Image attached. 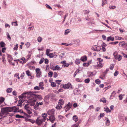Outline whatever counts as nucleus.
<instances>
[{"instance_id": "f257e3e1", "label": "nucleus", "mask_w": 127, "mask_h": 127, "mask_svg": "<svg viewBox=\"0 0 127 127\" xmlns=\"http://www.w3.org/2000/svg\"><path fill=\"white\" fill-rule=\"evenodd\" d=\"M12 107H6L2 108L1 109V113L2 116L5 114L9 112H12Z\"/></svg>"}, {"instance_id": "f03ea898", "label": "nucleus", "mask_w": 127, "mask_h": 127, "mask_svg": "<svg viewBox=\"0 0 127 127\" xmlns=\"http://www.w3.org/2000/svg\"><path fill=\"white\" fill-rule=\"evenodd\" d=\"M46 119L45 118L42 119L41 117H38L35 121L36 123L38 125H40L43 123L44 122Z\"/></svg>"}, {"instance_id": "7ed1b4c3", "label": "nucleus", "mask_w": 127, "mask_h": 127, "mask_svg": "<svg viewBox=\"0 0 127 127\" xmlns=\"http://www.w3.org/2000/svg\"><path fill=\"white\" fill-rule=\"evenodd\" d=\"M34 93L31 92H29V94L32 96H34V97L35 98H37L39 100H41L42 99V98L41 95H35L33 94Z\"/></svg>"}, {"instance_id": "20e7f679", "label": "nucleus", "mask_w": 127, "mask_h": 127, "mask_svg": "<svg viewBox=\"0 0 127 127\" xmlns=\"http://www.w3.org/2000/svg\"><path fill=\"white\" fill-rule=\"evenodd\" d=\"M63 88L65 89H68L70 88V89H71L72 88V85L71 84L68 83L67 84H66L64 85L63 86Z\"/></svg>"}, {"instance_id": "39448f33", "label": "nucleus", "mask_w": 127, "mask_h": 127, "mask_svg": "<svg viewBox=\"0 0 127 127\" xmlns=\"http://www.w3.org/2000/svg\"><path fill=\"white\" fill-rule=\"evenodd\" d=\"M50 68L53 70H60L61 68H60L58 65H56L55 66H50Z\"/></svg>"}, {"instance_id": "423d86ee", "label": "nucleus", "mask_w": 127, "mask_h": 127, "mask_svg": "<svg viewBox=\"0 0 127 127\" xmlns=\"http://www.w3.org/2000/svg\"><path fill=\"white\" fill-rule=\"evenodd\" d=\"M49 120L52 123L54 122L55 119L54 115L50 116L49 117Z\"/></svg>"}, {"instance_id": "0eeeda50", "label": "nucleus", "mask_w": 127, "mask_h": 127, "mask_svg": "<svg viewBox=\"0 0 127 127\" xmlns=\"http://www.w3.org/2000/svg\"><path fill=\"white\" fill-rule=\"evenodd\" d=\"M47 113L48 115L50 116L52 115H54V110L53 109L50 110H49Z\"/></svg>"}, {"instance_id": "6e6552de", "label": "nucleus", "mask_w": 127, "mask_h": 127, "mask_svg": "<svg viewBox=\"0 0 127 127\" xmlns=\"http://www.w3.org/2000/svg\"><path fill=\"white\" fill-rule=\"evenodd\" d=\"M97 65H95V67L96 68H101L103 66L102 64H98L97 63Z\"/></svg>"}, {"instance_id": "1a4fd4ad", "label": "nucleus", "mask_w": 127, "mask_h": 127, "mask_svg": "<svg viewBox=\"0 0 127 127\" xmlns=\"http://www.w3.org/2000/svg\"><path fill=\"white\" fill-rule=\"evenodd\" d=\"M29 94V92H26L25 93H23L21 95H20L18 97L19 99L21 98H24L25 96V95L26 94Z\"/></svg>"}, {"instance_id": "9d476101", "label": "nucleus", "mask_w": 127, "mask_h": 127, "mask_svg": "<svg viewBox=\"0 0 127 127\" xmlns=\"http://www.w3.org/2000/svg\"><path fill=\"white\" fill-rule=\"evenodd\" d=\"M92 49L95 51H99L100 50V48L98 46H95L92 48Z\"/></svg>"}, {"instance_id": "9b49d317", "label": "nucleus", "mask_w": 127, "mask_h": 127, "mask_svg": "<svg viewBox=\"0 0 127 127\" xmlns=\"http://www.w3.org/2000/svg\"><path fill=\"white\" fill-rule=\"evenodd\" d=\"M8 60L9 63H10L13 60V58L10 55H8Z\"/></svg>"}, {"instance_id": "f8f14e48", "label": "nucleus", "mask_w": 127, "mask_h": 127, "mask_svg": "<svg viewBox=\"0 0 127 127\" xmlns=\"http://www.w3.org/2000/svg\"><path fill=\"white\" fill-rule=\"evenodd\" d=\"M18 106H16L14 107H12V110H13V112H14V111H18L19 110V108L17 107Z\"/></svg>"}, {"instance_id": "ddd939ff", "label": "nucleus", "mask_w": 127, "mask_h": 127, "mask_svg": "<svg viewBox=\"0 0 127 127\" xmlns=\"http://www.w3.org/2000/svg\"><path fill=\"white\" fill-rule=\"evenodd\" d=\"M104 110L107 113L110 112L111 111L110 110L109 108L107 107H105L104 108Z\"/></svg>"}, {"instance_id": "4468645a", "label": "nucleus", "mask_w": 127, "mask_h": 127, "mask_svg": "<svg viewBox=\"0 0 127 127\" xmlns=\"http://www.w3.org/2000/svg\"><path fill=\"white\" fill-rule=\"evenodd\" d=\"M80 60L82 61L85 62L87 60V57L86 56L82 57L81 58Z\"/></svg>"}, {"instance_id": "2eb2a0df", "label": "nucleus", "mask_w": 127, "mask_h": 127, "mask_svg": "<svg viewBox=\"0 0 127 127\" xmlns=\"http://www.w3.org/2000/svg\"><path fill=\"white\" fill-rule=\"evenodd\" d=\"M73 119L76 122L78 120V118L76 115H74L73 117Z\"/></svg>"}, {"instance_id": "dca6fc26", "label": "nucleus", "mask_w": 127, "mask_h": 127, "mask_svg": "<svg viewBox=\"0 0 127 127\" xmlns=\"http://www.w3.org/2000/svg\"><path fill=\"white\" fill-rule=\"evenodd\" d=\"M39 104L38 102L36 103L35 105L34 106V108L35 110H37L39 108Z\"/></svg>"}, {"instance_id": "f3484780", "label": "nucleus", "mask_w": 127, "mask_h": 127, "mask_svg": "<svg viewBox=\"0 0 127 127\" xmlns=\"http://www.w3.org/2000/svg\"><path fill=\"white\" fill-rule=\"evenodd\" d=\"M43 85V83L42 82H40L39 83V88L40 89L42 90H43L44 89V87H42Z\"/></svg>"}, {"instance_id": "a211bd4d", "label": "nucleus", "mask_w": 127, "mask_h": 127, "mask_svg": "<svg viewBox=\"0 0 127 127\" xmlns=\"http://www.w3.org/2000/svg\"><path fill=\"white\" fill-rule=\"evenodd\" d=\"M100 102H102L103 103H105L106 102V100L105 98L103 97L100 100Z\"/></svg>"}, {"instance_id": "6ab92c4d", "label": "nucleus", "mask_w": 127, "mask_h": 127, "mask_svg": "<svg viewBox=\"0 0 127 127\" xmlns=\"http://www.w3.org/2000/svg\"><path fill=\"white\" fill-rule=\"evenodd\" d=\"M58 103L59 105H63L64 103V101L63 99H61L59 100Z\"/></svg>"}, {"instance_id": "aec40b11", "label": "nucleus", "mask_w": 127, "mask_h": 127, "mask_svg": "<svg viewBox=\"0 0 127 127\" xmlns=\"http://www.w3.org/2000/svg\"><path fill=\"white\" fill-rule=\"evenodd\" d=\"M35 71L36 73H41L40 70L39 68H37L35 69Z\"/></svg>"}, {"instance_id": "412c9836", "label": "nucleus", "mask_w": 127, "mask_h": 127, "mask_svg": "<svg viewBox=\"0 0 127 127\" xmlns=\"http://www.w3.org/2000/svg\"><path fill=\"white\" fill-rule=\"evenodd\" d=\"M97 61H98L97 62V63L98 64H101V62L103 61L102 59H101L100 58H97Z\"/></svg>"}, {"instance_id": "4be33fe9", "label": "nucleus", "mask_w": 127, "mask_h": 127, "mask_svg": "<svg viewBox=\"0 0 127 127\" xmlns=\"http://www.w3.org/2000/svg\"><path fill=\"white\" fill-rule=\"evenodd\" d=\"M12 88H8L7 89L6 91L7 93H10L12 91Z\"/></svg>"}, {"instance_id": "5701e85b", "label": "nucleus", "mask_w": 127, "mask_h": 127, "mask_svg": "<svg viewBox=\"0 0 127 127\" xmlns=\"http://www.w3.org/2000/svg\"><path fill=\"white\" fill-rule=\"evenodd\" d=\"M125 44V43L124 41L121 42L119 43V45L121 47L123 46Z\"/></svg>"}, {"instance_id": "b1692460", "label": "nucleus", "mask_w": 127, "mask_h": 127, "mask_svg": "<svg viewBox=\"0 0 127 127\" xmlns=\"http://www.w3.org/2000/svg\"><path fill=\"white\" fill-rule=\"evenodd\" d=\"M47 56H49L50 58H52L54 57L53 54L52 53L47 54Z\"/></svg>"}, {"instance_id": "393cba45", "label": "nucleus", "mask_w": 127, "mask_h": 127, "mask_svg": "<svg viewBox=\"0 0 127 127\" xmlns=\"http://www.w3.org/2000/svg\"><path fill=\"white\" fill-rule=\"evenodd\" d=\"M5 44L3 42H1L0 43V46L1 47H3L5 46Z\"/></svg>"}, {"instance_id": "a878e982", "label": "nucleus", "mask_w": 127, "mask_h": 127, "mask_svg": "<svg viewBox=\"0 0 127 127\" xmlns=\"http://www.w3.org/2000/svg\"><path fill=\"white\" fill-rule=\"evenodd\" d=\"M105 123L106 125L107 126H109L110 124V122L109 121V119L108 118H107V120L106 122Z\"/></svg>"}, {"instance_id": "bb28decb", "label": "nucleus", "mask_w": 127, "mask_h": 127, "mask_svg": "<svg viewBox=\"0 0 127 127\" xmlns=\"http://www.w3.org/2000/svg\"><path fill=\"white\" fill-rule=\"evenodd\" d=\"M75 62L76 64H78L80 63V60L76 59Z\"/></svg>"}, {"instance_id": "cd10ccee", "label": "nucleus", "mask_w": 127, "mask_h": 127, "mask_svg": "<svg viewBox=\"0 0 127 127\" xmlns=\"http://www.w3.org/2000/svg\"><path fill=\"white\" fill-rule=\"evenodd\" d=\"M70 31V30L68 29H67L65 31L64 33V34L65 35H66L67 34L69 33Z\"/></svg>"}, {"instance_id": "c85d7f7f", "label": "nucleus", "mask_w": 127, "mask_h": 127, "mask_svg": "<svg viewBox=\"0 0 127 127\" xmlns=\"http://www.w3.org/2000/svg\"><path fill=\"white\" fill-rule=\"evenodd\" d=\"M4 98L3 97H1L0 98V104L2 103L4 100Z\"/></svg>"}, {"instance_id": "c756f323", "label": "nucleus", "mask_w": 127, "mask_h": 127, "mask_svg": "<svg viewBox=\"0 0 127 127\" xmlns=\"http://www.w3.org/2000/svg\"><path fill=\"white\" fill-rule=\"evenodd\" d=\"M41 116L43 118H45L47 116V114L46 113H44L42 114Z\"/></svg>"}, {"instance_id": "7c9ffc66", "label": "nucleus", "mask_w": 127, "mask_h": 127, "mask_svg": "<svg viewBox=\"0 0 127 127\" xmlns=\"http://www.w3.org/2000/svg\"><path fill=\"white\" fill-rule=\"evenodd\" d=\"M71 107H68V106H65L64 107V108H66L65 109V111L66 112L68 111L69 109L71 108Z\"/></svg>"}, {"instance_id": "2f4dec72", "label": "nucleus", "mask_w": 127, "mask_h": 127, "mask_svg": "<svg viewBox=\"0 0 127 127\" xmlns=\"http://www.w3.org/2000/svg\"><path fill=\"white\" fill-rule=\"evenodd\" d=\"M106 1V0H102V6H103L104 5L106 4L107 3Z\"/></svg>"}, {"instance_id": "473e14b6", "label": "nucleus", "mask_w": 127, "mask_h": 127, "mask_svg": "<svg viewBox=\"0 0 127 127\" xmlns=\"http://www.w3.org/2000/svg\"><path fill=\"white\" fill-rule=\"evenodd\" d=\"M6 35H7V38L9 40L11 39V38L9 35V33L8 32H7L6 33Z\"/></svg>"}, {"instance_id": "72a5a7b5", "label": "nucleus", "mask_w": 127, "mask_h": 127, "mask_svg": "<svg viewBox=\"0 0 127 127\" xmlns=\"http://www.w3.org/2000/svg\"><path fill=\"white\" fill-rule=\"evenodd\" d=\"M16 118H24V116H22L19 115H16L15 116Z\"/></svg>"}, {"instance_id": "f704fd0d", "label": "nucleus", "mask_w": 127, "mask_h": 127, "mask_svg": "<svg viewBox=\"0 0 127 127\" xmlns=\"http://www.w3.org/2000/svg\"><path fill=\"white\" fill-rule=\"evenodd\" d=\"M53 74V72L52 71L49 72L48 74V76L50 77H52Z\"/></svg>"}, {"instance_id": "c9c22d12", "label": "nucleus", "mask_w": 127, "mask_h": 127, "mask_svg": "<svg viewBox=\"0 0 127 127\" xmlns=\"http://www.w3.org/2000/svg\"><path fill=\"white\" fill-rule=\"evenodd\" d=\"M42 38L41 37L39 36L37 38V40L39 42H40L42 41Z\"/></svg>"}, {"instance_id": "e433bc0d", "label": "nucleus", "mask_w": 127, "mask_h": 127, "mask_svg": "<svg viewBox=\"0 0 127 127\" xmlns=\"http://www.w3.org/2000/svg\"><path fill=\"white\" fill-rule=\"evenodd\" d=\"M90 64L89 62H88L87 63H84L83 64V65L84 66H87L89 65Z\"/></svg>"}, {"instance_id": "4c0bfd02", "label": "nucleus", "mask_w": 127, "mask_h": 127, "mask_svg": "<svg viewBox=\"0 0 127 127\" xmlns=\"http://www.w3.org/2000/svg\"><path fill=\"white\" fill-rule=\"evenodd\" d=\"M69 64L68 63H66L62 65V67H67L69 66Z\"/></svg>"}, {"instance_id": "58836bf2", "label": "nucleus", "mask_w": 127, "mask_h": 127, "mask_svg": "<svg viewBox=\"0 0 127 127\" xmlns=\"http://www.w3.org/2000/svg\"><path fill=\"white\" fill-rule=\"evenodd\" d=\"M59 105V104L57 105L56 106V109H60L62 108V106L61 105Z\"/></svg>"}, {"instance_id": "ea45409f", "label": "nucleus", "mask_w": 127, "mask_h": 127, "mask_svg": "<svg viewBox=\"0 0 127 127\" xmlns=\"http://www.w3.org/2000/svg\"><path fill=\"white\" fill-rule=\"evenodd\" d=\"M26 74L29 76H31V74H30V72L29 70H28L26 71Z\"/></svg>"}, {"instance_id": "a19ab883", "label": "nucleus", "mask_w": 127, "mask_h": 127, "mask_svg": "<svg viewBox=\"0 0 127 127\" xmlns=\"http://www.w3.org/2000/svg\"><path fill=\"white\" fill-rule=\"evenodd\" d=\"M29 105L28 104H27L25 105L24 108H25L27 110H28V109L29 108Z\"/></svg>"}, {"instance_id": "79ce46f5", "label": "nucleus", "mask_w": 127, "mask_h": 127, "mask_svg": "<svg viewBox=\"0 0 127 127\" xmlns=\"http://www.w3.org/2000/svg\"><path fill=\"white\" fill-rule=\"evenodd\" d=\"M95 83L97 84H99L100 83V80L98 79L96 80L95 81Z\"/></svg>"}, {"instance_id": "37998d69", "label": "nucleus", "mask_w": 127, "mask_h": 127, "mask_svg": "<svg viewBox=\"0 0 127 127\" xmlns=\"http://www.w3.org/2000/svg\"><path fill=\"white\" fill-rule=\"evenodd\" d=\"M44 60V58H42L40 60V62H39V64H42Z\"/></svg>"}, {"instance_id": "c03bdc74", "label": "nucleus", "mask_w": 127, "mask_h": 127, "mask_svg": "<svg viewBox=\"0 0 127 127\" xmlns=\"http://www.w3.org/2000/svg\"><path fill=\"white\" fill-rule=\"evenodd\" d=\"M122 56L120 55H119L118 56L117 59L118 61H120L122 59Z\"/></svg>"}, {"instance_id": "a18cd8bd", "label": "nucleus", "mask_w": 127, "mask_h": 127, "mask_svg": "<svg viewBox=\"0 0 127 127\" xmlns=\"http://www.w3.org/2000/svg\"><path fill=\"white\" fill-rule=\"evenodd\" d=\"M51 86L53 87H55L56 86V83L53 82H52L51 83Z\"/></svg>"}, {"instance_id": "49530a36", "label": "nucleus", "mask_w": 127, "mask_h": 127, "mask_svg": "<svg viewBox=\"0 0 127 127\" xmlns=\"http://www.w3.org/2000/svg\"><path fill=\"white\" fill-rule=\"evenodd\" d=\"M26 45L27 48H29L30 46V44L29 42H27L26 44Z\"/></svg>"}, {"instance_id": "de8ad7c7", "label": "nucleus", "mask_w": 127, "mask_h": 127, "mask_svg": "<svg viewBox=\"0 0 127 127\" xmlns=\"http://www.w3.org/2000/svg\"><path fill=\"white\" fill-rule=\"evenodd\" d=\"M90 81L89 78L85 80V82L86 83H88Z\"/></svg>"}, {"instance_id": "09e8293b", "label": "nucleus", "mask_w": 127, "mask_h": 127, "mask_svg": "<svg viewBox=\"0 0 127 127\" xmlns=\"http://www.w3.org/2000/svg\"><path fill=\"white\" fill-rule=\"evenodd\" d=\"M114 65L113 64H111L109 68L111 70H112L114 67Z\"/></svg>"}, {"instance_id": "8fccbe9b", "label": "nucleus", "mask_w": 127, "mask_h": 127, "mask_svg": "<svg viewBox=\"0 0 127 127\" xmlns=\"http://www.w3.org/2000/svg\"><path fill=\"white\" fill-rule=\"evenodd\" d=\"M24 100L23 99H20L18 101V102L19 103V104H22V103L24 102Z\"/></svg>"}, {"instance_id": "3c124183", "label": "nucleus", "mask_w": 127, "mask_h": 127, "mask_svg": "<svg viewBox=\"0 0 127 127\" xmlns=\"http://www.w3.org/2000/svg\"><path fill=\"white\" fill-rule=\"evenodd\" d=\"M105 77V74L103 75H101L100 77V78H101L102 79H104Z\"/></svg>"}, {"instance_id": "603ef678", "label": "nucleus", "mask_w": 127, "mask_h": 127, "mask_svg": "<svg viewBox=\"0 0 127 127\" xmlns=\"http://www.w3.org/2000/svg\"><path fill=\"white\" fill-rule=\"evenodd\" d=\"M77 73H79V70L78 69L74 73V77H75V76L77 74L76 72H77Z\"/></svg>"}, {"instance_id": "864d4df0", "label": "nucleus", "mask_w": 127, "mask_h": 127, "mask_svg": "<svg viewBox=\"0 0 127 127\" xmlns=\"http://www.w3.org/2000/svg\"><path fill=\"white\" fill-rule=\"evenodd\" d=\"M45 6L46 7L48 8L52 9V8L48 5L47 4H45Z\"/></svg>"}, {"instance_id": "5fc2aeb1", "label": "nucleus", "mask_w": 127, "mask_h": 127, "mask_svg": "<svg viewBox=\"0 0 127 127\" xmlns=\"http://www.w3.org/2000/svg\"><path fill=\"white\" fill-rule=\"evenodd\" d=\"M118 43V41H116V42H110V43H109L111 44L114 45L115 44H117Z\"/></svg>"}, {"instance_id": "6e6d98bb", "label": "nucleus", "mask_w": 127, "mask_h": 127, "mask_svg": "<svg viewBox=\"0 0 127 127\" xmlns=\"http://www.w3.org/2000/svg\"><path fill=\"white\" fill-rule=\"evenodd\" d=\"M18 47V44H16V45L14 47L13 49L14 50H17V49Z\"/></svg>"}, {"instance_id": "4d7b16f0", "label": "nucleus", "mask_w": 127, "mask_h": 127, "mask_svg": "<svg viewBox=\"0 0 127 127\" xmlns=\"http://www.w3.org/2000/svg\"><path fill=\"white\" fill-rule=\"evenodd\" d=\"M119 73L118 71H116L114 73V76H116Z\"/></svg>"}, {"instance_id": "13d9d810", "label": "nucleus", "mask_w": 127, "mask_h": 127, "mask_svg": "<svg viewBox=\"0 0 127 127\" xmlns=\"http://www.w3.org/2000/svg\"><path fill=\"white\" fill-rule=\"evenodd\" d=\"M34 89L35 90H39L40 89V88H39L38 86H36L34 87Z\"/></svg>"}, {"instance_id": "bf43d9fd", "label": "nucleus", "mask_w": 127, "mask_h": 127, "mask_svg": "<svg viewBox=\"0 0 127 127\" xmlns=\"http://www.w3.org/2000/svg\"><path fill=\"white\" fill-rule=\"evenodd\" d=\"M24 75L25 73L24 72H23L21 74L20 76V77L22 78H21L22 79L23 77H24Z\"/></svg>"}, {"instance_id": "052dcab7", "label": "nucleus", "mask_w": 127, "mask_h": 127, "mask_svg": "<svg viewBox=\"0 0 127 127\" xmlns=\"http://www.w3.org/2000/svg\"><path fill=\"white\" fill-rule=\"evenodd\" d=\"M14 112H19L21 113H23L24 112L22 110H20L18 111H14Z\"/></svg>"}, {"instance_id": "680f3d73", "label": "nucleus", "mask_w": 127, "mask_h": 127, "mask_svg": "<svg viewBox=\"0 0 127 127\" xmlns=\"http://www.w3.org/2000/svg\"><path fill=\"white\" fill-rule=\"evenodd\" d=\"M104 115V114L103 113H101L100 115V117H103Z\"/></svg>"}, {"instance_id": "e2e57ef3", "label": "nucleus", "mask_w": 127, "mask_h": 127, "mask_svg": "<svg viewBox=\"0 0 127 127\" xmlns=\"http://www.w3.org/2000/svg\"><path fill=\"white\" fill-rule=\"evenodd\" d=\"M29 122H31L32 123H34L35 122V121L33 120L30 119L29 120Z\"/></svg>"}, {"instance_id": "0e129e2a", "label": "nucleus", "mask_w": 127, "mask_h": 127, "mask_svg": "<svg viewBox=\"0 0 127 127\" xmlns=\"http://www.w3.org/2000/svg\"><path fill=\"white\" fill-rule=\"evenodd\" d=\"M61 81V80H56V82L58 84H60V82Z\"/></svg>"}, {"instance_id": "69168bd1", "label": "nucleus", "mask_w": 127, "mask_h": 127, "mask_svg": "<svg viewBox=\"0 0 127 127\" xmlns=\"http://www.w3.org/2000/svg\"><path fill=\"white\" fill-rule=\"evenodd\" d=\"M41 74V73H36V76L37 77H40V75Z\"/></svg>"}, {"instance_id": "338daca9", "label": "nucleus", "mask_w": 127, "mask_h": 127, "mask_svg": "<svg viewBox=\"0 0 127 127\" xmlns=\"http://www.w3.org/2000/svg\"><path fill=\"white\" fill-rule=\"evenodd\" d=\"M54 77L55 78H56L58 74L56 72H55L54 73Z\"/></svg>"}, {"instance_id": "774afa93", "label": "nucleus", "mask_w": 127, "mask_h": 127, "mask_svg": "<svg viewBox=\"0 0 127 127\" xmlns=\"http://www.w3.org/2000/svg\"><path fill=\"white\" fill-rule=\"evenodd\" d=\"M12 94L15 96H16L17 95V93L15 91H14L12 92Z\"/></svg>"}]
</instances>
